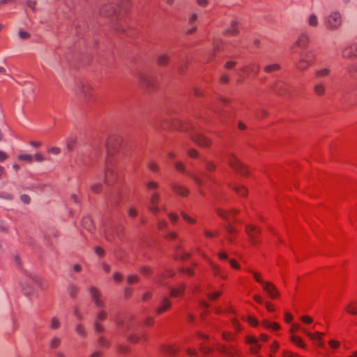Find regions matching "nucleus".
<instances>
[{"label":"nucleus","instance_id":"30","mask_svg":"<svg viewBox=\"0 0 357 357\" xmlns=\"http://www.w3.org/2000/svg\"><path fill=\"white\" fill-rule=\"evenodd\" d=\"M186 174L188 176H190L194 181V182L198 186H202L204 185L203 180L202 178H200L199 176H197V175H195V174H193L190 172H186Z\"/></svg>","mask_w":357,"mask_h":357},{"label":"nucleus","instance_id":"15","mask_svg":"<svg viewBox=\"0 0 357 357\" xmlns=\"http://www.w3.org/2000/svg\"><path fill=\"white\" fill-rule=\"evenodd\" d=\"M171 188L174 193L182 197H185L188 194V190L179 183H174L171 185Z\"/></svg>","mask_w":357,"mask_h":357},{"label":"nucleus","instance_id":"32","mask_svg":"<svg viewBox=\"0 0 357 357\" xmlns=\"http://www.w3.org/2000/svg\"><path fill=\"white\" fill-rule=\"evenodd\" d=\"M303 332L312 340H320L321 341V336L322 335V333L319 332H316L315 333H312L310 332H307L306 330H303Z\"/></svg>","mask_w":357,"mask_h":357},{"label":"nucleus","instance_id":"16","mask_svg":"<svg viewBox=\"0 0 357 357\" xmlns=\"http://www.w3.org/2000/svg\"><path fill=\"white\" fill-rule=\"evenodd\" d=\"M238 22L235 20L231 21L229 27L226 29L223 32L225 36H236L238 34Z\"/></svg>","mask_w":357,"mask_h":357},{"label":"nucleus","instance_id":"25","mask_svg":"<svg viewBox=\"0 0 357 357\" xmlns=\"http://www.w3.org/2000/svg\"><path fill=\"white\" fill-rule=\"evenodd\" d=\"M97 343L98 344V347L101 348V350H103V349L109 348L110 347V344H111L110 341L108 340L107 339H106L103 336H100L98 339Z\"/></svg>","mask_w":357,"mask_h":357},{"label":"nucleus","instance_id":"26","mask_svg":"<svg viewBox=\"0 0 357 357\" xmlns=\"http://www.w3.org/2000/svg\"><path fill=\"white\" fill-rule=\"evenodd\" d=\"M185 290V285L181 284L177 288H172L171 289V296L172 297H177L183 293Z\"/></svg>","mask_w":357,"mask_h":357},{"label":"nucleus","instance_id":"58","mask_svg":"<svg viewBox=\"0 0 357 357\" xmlns=\"http://www.w3.org/2000/svg\"><path fill=\"white\" fill-rule=\"evenodd\" d=\"M114 280L117 282H121L122 280H123V277H122V275L119 273V272H116L114 274Z\"/></svg>","mask_w":357,"mask_h":357},{"label":"nucleus","instance_id":"46","mask_svg":"<svg viewBox=\"0 0 357 357\" xmlns=\"http://www.w3.org/2000/svg\"><path fill=\"white\" fill-rule=\"evenodd\" d=\"M75 144V139H70L67 141V149L69 151H72L74 149Z\"/></svg>","mask_w":357,"mask_h":357},{"label":"nucleus","instance_id":"29","mask_svg":"<svg viewBox=\"0 0 357 357\" xmlns=\"http://www.w3.org/2000/svg\"><path fill=\"white\" fill-rule=\"evenodd\" d=\"M259 66L257 64H255V63L252 64L251 66H250L247 68L242 69L243 71L249 72L254 75H257L259 72Z\"/></svg>","mask_w":357,"mask_h":357},{"label":"nucleus","instance_id":"49","mask_svg":"<svg viewBox=\"0 0 357 357\" xmlns=\"http://www.w3.org/2000/svg\"><path fill=\"white\" fill-rule=\"evenodd\" d=\"M222 294V291H218L213 293L208 294V297L211 300H215L217 298H218Z\"/></svg>","mask_w":357,"mask_h":357},{"label":"nucleus","instance_id":"12","mask_svg":"<svg viewBox=\"0 0 357 357\" xmlns=\"http://www.w3.org/2000/svg\"><path fill=\"white\" fill-rule=\"evenodd\" d=\"M107 317V312L105 310H101L97 314L94 322V328L96 332L100 333H102L105 330L103 326L101 324V322L105 321Z\"/></svg>","mask_w":357,"mask_h":357},{"label":"nucleus","instance_id":"50","mask_svg":"<svg viewBox=\"0 0 357 357\" xmlns=\"http://www.w3.org/2000/svg\"><path fill=\"white\" fill-rule=\"evenodd\" d=\"M95 252L99 257H103L105 255L104 249L100 246H96L95 248Z\"/></svg>","mask_w":357,"mask_h":357},{"label":"nucleus","instance_id":"9","mask_svg":"<svg viewBox=\"0 0 357 357\" xmlns=\"http://www.w3.org/2000/svg\"><path fill=\"white\" fill-rule=\"evenodd\" d=\"M89 291L96 306L104 307L105 301L100 290L95 287H91L89 289Z\"/></svg>","mask_w":357,"mask_h":357},{"label":"nucleus","instance_id":"7","mask_svg":"<svg viewBox=\"0 0 357 357\" xmlns=\"http://www.w3.org/2000/svg\"><path fill=\"white\" fill-rule=\"evenodd\" d=\"M104 232L105 238L108 241H112L115 236H117L121 241L124 240L125 232L123 227L121 226L116 228L112 227L105 229Z\"/></svg>","mask_w":357,"mask_h":357},{"label":"nucleus","instance_id":"40","mask_svg":"<svg viewBox=\"0 0 357 357\" xmlns=\"http://www.w3.org/2000/svg\"><path fill=\"white\" fill-rule=\"evenodd\" d=\"M202 161L206 163V169L208 172H213L215 169V165L211 162H207L205 158H202Z\"/></svg>","mask_w":357,"mask_h":357},{"label":"nucleus","instance_id":"64","mask_svg":"<svg viewBox=\"0 0 357 357\" xmlns=\"http://www.w3.org/2000/svg\"><path fill=\"white\" fill-rule=\"evenodd\" d=\"M19 36L20 38L26 39L29 37V33L24 31H19Z\"/></svg>","mask_w":357,"mask_h":357},{"label":"nucleus","instance_id":"2","mask_svg":"<svg viewBox=\"0 0 357 357\" xmlns=\"http://www.w3.org/2000/svg\"><path fill=\"white\" fill-rule=\"evenodd\" d=\"M180 130L183 132H188L192 141L202 147L208 146L211 144V140L203 135L198 127L189 122L179 123Z\"/></svg>","mask_w":357,"mask_h":357},{"label":"nucleus","instance_id":"21","mask_svg":"<svg viewBox=\"0 0 357 357\" xmlns=\"http://www.w3.org/2000/svg\"><path fill=\"white\" fill-rule=\"evenodd\" d=\"M331 72V69L329 68H321L315 70L314 71V77L316 79H321L327 77Z\"/></svg>","mask_w":357,"mask_h":357},{"label":"nucleus","instance_id":"55","mask_svg":"<svg viewBox=\"0 0 357 357\" xmlns=\"http://www.w3.org/2000/svg\"><path fill=\"white\" fill-rule=\"evenodd\" d=\"M257 342H258L257 340L254 337L248 336L246 337V342L248 344H251L252 346L254 345L255 344H257Z\"/></svg>","mask_w":357,"mask_h":357},{"label":"nucleus","instance_id":"54","mask_svg":"<svg viewBox=\"0 0 357 357\" xmlns=\"http://www.w3.org/2000/svg\"><path fill=\"white\" fill-rule=\"evenodd\" d=\"M0 198L5 199H13V197L11 194H10L8 192H2L0 193Z\"/></svg>","mask_w":357,"mask_h":357},{"label":"nucleus","instance_id":"14","mask_svg":"<svg viewBox=\"0 0 357 357\" xmlns=\"http://www.w3.org/2000/svg\"><path fill=\"white\" fill-rule=\"evenodd\" d=\"M264 290L269 295L271 298H275L279 296L280 293L276 287L269 282L264 283Z\"/></svg>","mask_w":357,"mask_h":357},{"label":"nucleus","instance_id":"53","mask_svg":"<svg viewBox=\"0 0 357 357\" xmlns=\"http://www.w3.org/2000/svg\"><path fill=\"white\" fill-rule=\"evenodd\" d=\"M148 167L153 172H158L159 170V167L156 163L153 162H150L148 165Z\"/></svg>","mask_w":357,"mask_h":357},{"label":"nucleus","instance_id":"6","mask_svg":"<svg viewBox=\"0 0 357 357\" xmlns=\"http://www.w3.org/2000/svg\"><path fill=\"white\" fill-rule=\"evenodd\" d=\"M229 164L230 167L237 173L242 176L248 175V170L244 165L233 154L229 155Z\"/></svg>","mask_w":357,"mask_h":357},{"label":"nucleus","instance_id":"35","mask_svg":"<svg viewBox=\"0 0 357 357\" xmlns=\"http://www.w3.org/2000/svg\"><path fill=\"white\" fill-rule=\"evenodd\" d=\"M234 190L238 193L240 196L244 197L247 194L248 190L243 187L241 185H235L234 187Z\"/></svg>","mask_w":357,"mask_h":357},{"label":"nucleus","instance_id":"47","mask_svg":"<svg viewBox=\"0 0 357 357\" xmlns=\"http://www.w3.org/2000/svg\"><path fill=\"white\" fill-rule=\"evenodd\" d=\"M130 349L127 345H121L119 347V352L121 354H126L130 351Z\"/></svg>","mask_w":357,"mask_h":357},{"label":"nucleus","instance_id":"37","mask_svg":"<svg viewBox=\"0 0 357 357\" xmlns=\"http://www.w3.org/2000/svg\"><path fill=\"white\" fill-rule=\"evenodd\" d=\"M347 71L349 75L351 77L355 76V74L357 73V65L355 63H351L347 67Z\"/></svg>","mask_w":357,"mask_h":357},{"label":"nucleus","instance_id":"8","mask_svg":"<svg viewBox=\"0 0 357 357\" xmlns=\"http://www.w3.org/2000/svg\"><path fill=\"white\" fill-rule=\"evenodd\" d=\"M76 93L78 96L85 100H89L93 96L91 86L84 82H79L77 84Z\"/></svg>","mask_w":357,"mask_h":357},{"label":"nucleus","instance_id":"61","mask_svg":"<svg viewBox=\"0 0 357 357\" xmlns=\"http://www.w3.org/2000/svg\"><path fill=\"white\" fill-rule=\"evenodd\" d=\"M147 187L151 190L155 189L158 187V184L154 181H149L147 183Z\"/></svg>","mask_w":357,"mask_h":357},{"label":"nucleus","instance_id":"56","mask_svg":"<svg viewBox=\"0 0 357 357\" xmlns=\"http://www.w3.org/2000/svg\"><path fill=\"white\" fill-rule=\"evenodd\" d=\"M188 154L190 158H196L198 157V152L195 149H190L188 151Z\"/></svg>","mask_w":357,"mask_h":357},{"label":"nucleus","instance_id":"3","mask_svg":"<svg viewBox=\"0 0 357 357\" xmlns=\"http://www.w3.org/2000/svg\"><path fill=\"white\" fill-rule=\"evenodd\" d=\"M298 59L296 66L299 70H306L310 66L313 65L315 59V54L312 50H303L297 52Z\"/></svg>","mask_w":357,"mask_h":357},{"label":"nucleus","instance_id":"31","mask_svg":"<svg viewBox=\"0 0 357 357\" xmlns=\"http://www.w3.org/2000/svg\"><path fill=\"white\" fill-rule=\"evenodd\" d=\"M280 65L278 63H273L268 66H266L264 68V71L267 73H271L274 71H277L280 70Z\"/></svg>","mask_w":357,"mask_h":357},{"label":"nucleus","instance_id":"39","mask_svg":"<svg viewBox=\"0 0 357 357\" xmlns=\"http://www.w3.org/2000/svg\"><path fill=\"white\" fill-rule=\"evenodd\" d=\"M262 324L264 327L268 328H273V330H278L280 328V326L278 324L270 323L268 321H264Z\"/></svg>","mask_w":357,"mask_h":357},{"label":"nucleus","instance_id":"45","mask_svg":"<svg viewBox=\"0 0 357 357\" xmlns=\"http://www.w3.org/2000/svg\"><path fill=\"white\" fill-rule=\"evenodd\" d=\"M174 166L178 172H181V173H185V167L181 162H176L174 164Z\"/></svg>","mask_w":357,"mask_h":357},{"label":"nucleus","instance_id":"34","mask_svg":"<svg viewBox=\"0 0 357 357\" xmlns=\"http://www.w3.org/2000/svg\"><path fill=\"white\" fill-rule=\"evenodd\" d=\"M75 331L79 335H80L82 337H85L86 336V332L84 329V327L81 324L77 325L75 328Z\"/></svg>","mask_w":357,"mask_h":357},{"label":"nucleus","instance_id":"10","mask_svg":"<svg viewBox=\"0 0 357 357\" xmlns=\"http://www.w3.org/2000/svg\"><path fill=\"white\" fill-rule=\"evenodd\" d=\"M309 43V37L306 33H301L297 40L296 41L294 45L291 47V51L293 53H297L298 50L296 48H300L301 50H308L307 45Z\"/></svg>","mask_w":357,"mask_h":357},{"label":"nucleus","instance_id":"36","mask_svg":"<svg viewBox=\"0 0 357 357\" xmlns=\"http://www.w3.org/2000/svg\"><path fill=\"white\" fill-rule=\"evenodd\" d=\"M18 159L20 160H24L28 162H31L33 160V156L31 154L23 153V154H20L18 155Z\"/></svg>","mask_w":357,"mask_h":357},{"label":"nucleus","instance_id":"57","mask_svg":"<svg viewBox=\"0 0 357 357\" xmlns=\"http://www.w3.org/2000/svg\"><path fill=\"white\" fill-rule=\"evenodd\" d=\"M103 355V351L101 349L93 351L90 357H102Z\"/></svg>","mask_w":357,"mask_h":357},{"label":"nucleus","instance_id":"63","mask_svg":"<svg viewBox=\"0 0 357 357\" xmlns=\"http://www.w3.org/2000/svg\"><path fill=\"white\" fill-rule=\"evenodd\" d=\"M132 290L131 288L128 287V288L126 289V290H125V297L126 298H130L132 296Z\"/></svg>","mask_w":357,"mask_h":357},{"label":"nucleus","instance_id":"4","mask_svg":"<svg viewBox=\"0 0 357 357\" xmlns=\"http://www.w3.org/2000/svg\"><path fill=\"white\" fill-rule=\"evenodd\" d=\"M342 24V15L340 12L333 11L326 16L324 24L329 31H336L340 28Z\"/></svg>","mask_w":357,"mask_h":357},{"label":"nucleus","instance_id":"62","mask_svg":"<svg viewBox=\"0 0 357 357\" xmlns=\"http://www.w3.org/2000/svg\"><path fill=\"white\" fill-rule=\"evenodd\" d=\"M181 215H182L183 218L185 220L188 221V222H190V223L195 222V220H192L191 218H190L188 215H187L185 213H182Z\"/></svg>","mask_w":357,"mask_h":357},{"label":"nucleus","instance_id":"11","mask_svg":"<svg viewBox=\"0 0 357 357\" xmlns=\"http://www.w3.org/2000/svg\"><path fill=\"white\" fill-rule=\"evenodd\" d=\"M138 78L142 87H144L147 89H151L155 86L156 84L154 79L147 74L142 73H139L138 75Z\"/></svg>","mask_w":357,"mask_h":357},{"label":"nucleus","instance_id":"27","mask_svg":"<svg viewBox=\"0 0 357 357\" xmlns=\"http://www.w3.org/2000/svg\"><path fill=\"white\" fill-rule=\"evenodd\" d=\"M161 351L171 356L176 355L177 349L172 346L163 345L160 348Z\"/></svg>","mask_w":357,"mask_h":357},{"label":"nucleus","instance_id":"33","mask_svg":"<svg viewBox=\"0 0 357 357\" xmlns=\"http://www.w3.org/2000/svg\"><path fill=\"white\" fill-rule=\"evenodd\" d=\"M169 60V58L167 54H160L158 58V63L160 66H165L168 63Z\"/></svg>","mask_w":357,"mask_h":357},{"label":"nucleus","instance_id":"52","mask_svg":"<svg viewBox=\"0 0 357 357\" xmlns=\"http://www.w3.org/2000/svg\"><path fill=\"white\" fill-rule=\"evenodd\" d=\"M261 348V345L257 342V344L252 345L250 348V351L252 354H257Z\"/></svg>","mask_w":357,"mask_h":357},{"label":"nucleus","instance_id":"38","mask_svg":"<svg viewBox=\"0 0 357 357\" xmlns=\"http://www.w3.org/2000/svg\"><path fill=\"white\" fill-rule=\"evenodd\" d=\"M291 340L294 343L296 344L298 346L302 348H305V344L303 342L302 340L299 337L293 335L291 337Z\"/></svg>","mask_w":357,"mask_h":357},{"label":"nucleus","instance_id":"20","mask_svg":"<svg viewBox=\"0 0 357 357\" xmlns=\"http://www.w3.org/2000/svg\"><path fill=\"white\" fill-rule=\"evenodd\" d=\"M313 89L316 95L319 96H324L326 91V84L323 82H318L314 85Z\"/></svg>","mask_w":357,"mask_h":357},{"label":"nucleus","instance_id":"44","mask_svg":"<svg viewBox=\"0 0 357 357\" xmlns=\"http://www.w3.org/2000/svg\"><path fill=\"white\" fill-rule=\"evenodd\" d=\"M213 51H219L220 50V46H221V41L219 39H214L213 40Z\"/></svg>","mask_w":357,"mask_h":357},{"label":"nucleus","instance_id":"60","mask_svg":"<svg viewBox=\"0 0 357 357\" xmlns=\"http://www.w3.org/2000/svg\"><path fill=\"white\" fill-rule=\"evenodd\" d=\"M33 158L38 162H43L45 160V157L39 153H36Z\"/></svg>","mask_w":357,"mask_h":357},{"label":"nucleus","instance_id":"51","mask_svg":"<svg viewBox=\"0 0 357 357\" xmlns=\"http://www.w3.org/2000/svg\"><path fill=\"white\" fill-rule=\"evenodd\" d=\"M185 68V63H181L177 66H176V70L178 72V73L183 74V73L184 72Z\"/></svg>","mask_w":357,"mask_h":357},{"label":"nucleus","instance_id":"5","mask_svg":"<svg viewBox=\"0 0 357 357\" xmlns=\"http://www.w3.org/2000/svg\"><path fill=\"white\" fill-rule=\"evenodd\" d=\"M40 279L32 273L26 274L25 278L21 282L22 291L25 294H31L34 286H39Z\"/></svg>","mask_w":357,"mask_h":357},{"label":"nucleus","instance_id":"23","mask_svg":"<svg viewBox=\"0 0 357 357\" xmlns=\"http://www.w3.org/2000/svg\"><path fill=\"white\" fill-rule=\"evenodd\" d=\"M307 23L310 27H317L319 24V22L317 15L314 13L310 14L307 19Z\"/></svg>","mask_w":357,"mask_h":357},{"label":"nucleus","instance_id":"41","mask_svg":"<svg viewBox=\"0 0 357 357\" xmlns=\"http://www.w3.org/2000/svg\"><path fill=\"white\" fill-rule=\"evenodd\" d=\"M61 344V340L59 337H54L50 342V348L52 349H56Z\"/></svg>","mask_w":357,"mask_h":357},{"label":"nucleus","instance_id":"17","mask_svg":"<svg viewBox=\"0 0 357 357\" xmlns=\"http://www.w3.org/2000/svg\"><path fill=\"white\" fill-rule=\"evenodd\" d=\"M100 15L107 17H112L113 15H116L118 18L119 17V15L116 13V10L112 5H106L102 7L100 10Z\"/></svg>","mask_w":357,"mask_h":357},{"label":"nucleus","instance_id":"1","mask_svg":"<svg viewBox=\"0 0 357 357\" xmlns=\"http://www.w3.org/2000/svg\"><path fill=\"white\" fill-rule=\"evenodd\" d=\"M124 144L121 137L112 136L108 138L107 142L102 146L94 145L93 157H100L98 161V167L102 171V175H98V181L93 182L90 186V191L94 194H98L107 188L114 185L118 180V175L114 166L116 163L114 155L120 149L124 151Z\"/></svg>","mask_w":357,"mask_h":357},{"label":"nucleus","instance_id":"22","mask_svg":"<svg viewBox=\"0 0 357 357\" xmlns=\"http://www.w3.org/2000/svg\"><path fill=\"white\" fill-rule=\"evenodd\" d=\"M245 230L252 241H254L257 235L260 232V230L254 225L246 226Z\"/></svg>","mask_w":357,"mask_h":357},{"label":"nucleus","instance_id":"18","mask_svg":"<svg viewBox=\"0 0 357 357\" xmlns=\"http://www.w3.org/2000/svg\"><path fill=\"white\" fill-rule=\"evenodd\" d=\"M171 303L169 300L166 297H162L160 305H158L156 312L158 314H161L169 310L171 307Z\"/></svg>","mask_w":357,"mask_h":357},{"label":"nucleus","instance_id":"28","mask_svg":"<svg viewBox=\"0 0 357 357\" xmlns=\"http://www.w3.org/2000/svg\"><path fill=\"white\" fill-rule=\"evenodd\" d=\"M346 310L351 314H357V303L355 301L350 302L347 307Z\"/></svg>","mask_w":357,"mask_h":357},{"label":"nucleus","instance_id":"48","mask_svg":"<svg viewBox=\"0 0 357 357\" xmlns=\"http://www.w3.org/2000/svg\"><path fill=\"white\" fill-rule=\"evenodd\" d=\"M60 322L59 319L56 317L52 318L51 321V328L52 329H56L59 327Z\"/></svg>","mask_w":357,"mask_h":357},{"label":"nucleus","instance_id":"43","mask_svg":"<svg viewBox=\"0 0 357 357\" xmlns=\"http://www.w3.org/2000/svg\"><path fill=\"white\" fill-rule=\"evenodd\" d=\"M250 272H251L252 274H253V277L255 278V280L260 283L263 287H264V283H266L267 282L266 281H264L261 278V275L259 273H256V272H253V271H249Z\"/></svg>","mask_w":357,"mask_h":357},{"label":"nucleus","instance_id":"24","mask_svg":"<svg viewBox=\"0 0 357 357\" xmlns=\"http://www.w3.org/2000/svg\"><path fill=\"white\" fill-rule=\"evenodd\" d=\"M82 225L84 228L89 231H92L93 229V223L91 218L89 216L84 217L82 220Z\"/></svg>","mask_w":357,"mask_h":357},{"label":"nucleus","instance_id":"59","mask_svg":"<svg viewBox=\"0 0 357 357\" xmlns=\"http://www.w3.org/2000/svg\"><path fill=\"white\" fill-rule=\"evenodd\" d=\"M49 152L52 153V154H54V155H57L59 153H60L61 152V149L59 148V147H52L49 149Z\"/></svg>","mask_w":357,"mask_h":357},{"label":"nucleus","instance_id":"13","mask_svg":"<svg viewBox=\"0 0 357 357\" xmlns=\"http://www.w3.org/2000/svg\"><path fill=\"white\" fill-rule=\"evenodd\" d=\"M342 56L346 59H354L357 57V43L352 44L342 51Z\"/></svg>","mask_w":357,"mask_h":357},{"label":"nucleus","instance_id":"19","mask_svg":"<svg viewBox=\"0 0 357 357\" xmlns=\"http://www.w3.org/2000/svg\"><path fill=\"white\" fill-rule=\"evenodd\" d=\"M116 324L119 328L125 333L126 332V328L130 329L132 327L131 321L128 320L126 318L121 319V318L117 317Z\"/></svg>","mask_w":357,"mask_h":357},{"label":"nucleus","instance_id":"42","mask_svg":"<svg viewBox=\"0 0 357 357\" xmlns=\"http://www.w3.org/2000/svg\"><path fill=\"white\" fill-rule=\"evenodd\" d=\"M69 294L70 297L75 298L78 294V288L74 284L70 285L69 287Z\"/></svg>","mask_w":357,"mask_h":357}]
</instances>
